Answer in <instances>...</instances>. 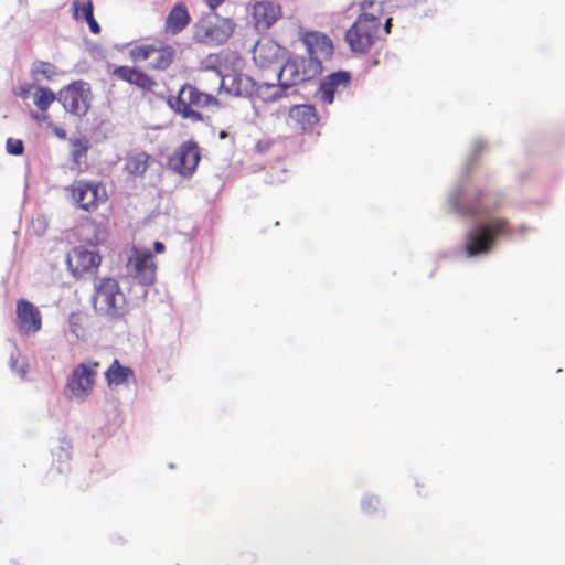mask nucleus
Listing matches in <instances>:
<instances>
[{
	"mask_svg": "<svg viewBox=\"0 0 565 565\" xmlns=\"http://www.w3.org/2000/svg\"><path fill=\"white\" fill-rule=\"evenodd\" d=\"M90 302L96 315L109 320L122 319L128 313L126 296L118 280L111 277L94 280Z\"/></svg>",
	"mask_w": 565,
	"mask_h": 565,
	"instance_id": "1",
	"label": "nucleus"
},
{
	"mask_svg": "<svg viewBox=\"0 0 565 565\" xmlns=\"http://www.w3.org/2000/svg\"><path fill=\"white\" fill-rule=\"evenodd\" d=\"M511 233L510 223L507 218L495 217L478 225L467 235L466 253L468 256L488 254L500 236Z\"/></svg>",
	"mask_w": 565,
	"mask_h": 565,
	"instance_id": "2",
	"label": "nucleus"
},
{
	"mask_svg": "<svg viewBox=\"0 0 565 565\" xmlns=\"http://www.w3.org/2000/svg\"><path fill=\"white\" fill-rule=\"evenodd\" d=\"M220 106L221 103L215 96L201 92L191 84H184L180 88L174 104H171L175 113L193 122L203 121L200 109L207 107L218 108Z\"/></svg>",
	"mask_w": 565,
	"mask_h": 565,
	"instance_id": "3",
	"label": "nucleus"
},
{
	"mask_svg": "<svg viewBox=\"0 0 565 565\" xmlns=\"http://www.w3.org/2000/svg\"><path fill=\"white\" fill-rule=\"evenodd\" d=\"M98 361L87 360L77 364L66 380L65 391L70 398L84 402L92 394L96 383Z\"/></svg>",
	"mask_w": 565,
	"mask_h": 565,
	"instance_id": "4",
	"label": "nucleus"
},
{
	"mask_svg": "<svg viewBox=\"0 0 565 565\" xmlns=\"http://www.w3.org/2000/svg\"><path fill=\"white\" fill-rule=\"evenodd\" d=\"M321 71V63L315 58L292 56L280 66L278 77L282 86L289 87L312 79Z\"/></svg>",
	"mask_w": 565,
	"mask_h": 565,
	"instance_id": "5",
	"label": "nucleus"
},
{
	"mask_svg": "<svg viewBox=\"0 0 565 565\" xmlns=\"http://www.w3.org/2000/svg\"><path fill=\"white\" fill-rule=\"evenodd\" d=\"M67 190L72 202L86 212H95L99 203L107 200L106 190L99 182L76 180Z\"/></svg>",
	"mask_w": 565,
	"mask_h": 565,
	"instance_id": "6",
	"label": "nucleus"
},
{
	"mask_svg": "<svg viewBox=\"0 0 565 565\" xmlns=\"http://www.w3.org/2000/svg\"><path fill=\"white\" fill-rule=\"evenodd\" d=\"M232 30L226 20L210 14L201 18L194 25L193 38L205 45H221L231 36Z\"/></svg>",
	"mask_w": 565,
	"mask_h": 565,
	"instance_id": "7",
	"label": "nucleus"
},
{
	"mask_svg": "<svg viewBox=\"0 0 565 565\" xmlns=\"http://www.w3.org/2000/svg\"><path fill=\"white\" fill-rule=\"evenodd\" d=\"M381 28L366 19H356L345 33L351 51L366 53L380 40Z\"/></svg>",
	"mask_w": 565,
	"mask_h": 565,
	"instance_id": "8",
	"label": "nucleus"
},
{
	"mask_svg": "<svg viewBox=\"0 0 565 565\" xmlns=\"http://www.w3.org/2000/svg\"><path fill=\"white\" fill-rule=\"evenodd\" d=\"M90 96L89 85L75 81L58 92L57 99L67 113L84 116L89 109Z\"/></svg>",
	"mask_w": 565,
	"mask_h": 565,
	"instance_id": "9",
	"label": "nucleus"
},
{
	"mask_svg": "<svg viewBox=\"0 0 565 565\" xmlns=\"http://www.w3.org/2000/svg\"><path fill=\"white\" fill-rule=\"evenodd\" d=\"M128 274L143 286H150L156 280L157 265L152 253L148 249L132 247L127 262Z\"/></svg>",
	"mask_w": 565,
	"mask_h": 565,
	"instance_id": "10",
	"label": "nucleus"
},
{
	"mask_svg": "<svg viewBox=\"0 0 565 565\" xmlns=\"http://www.w3.org/2000/svg\"><path fill=\"white\" fill-rule=\"evenodd\" d=\"M200 160L199 145L194 140H188L181 143L169 158V166L178 174L190 178L196 171Z\"/></svg>",
	"mask_w": 565,
	"mask_h": 565,
	"instance_id": "11",
	"label": "nucleus"
},
{
	"mask_svg": "<svg viewBox=\"0 0 565 565\" xmlns=\"http://www.w3.org/2000/svg\"><path fill=\"white\" fill-rule=\"evenodd\" d=\"M102 263L100 255L83 246L73 248L66 258L72 275L79 279L87 274H96Z\"/></svg>",
	"mask_w": 565,
	"mask_h": 565,
	"instance_id": "12",
	"label": "nucleus"
},
{
	"mask_svg": "<svg viewBox=\"0 0 565 565\" xmlns=\"http://www.w3.org/2000/svg\"><path fill=\"white\" fill-rule=\"evenodd\" d=\"M15 328L21 335L34 334L42 328V315L31 301L20 298L15 308Z\"/></svg>",
	"mask_w": 565,
	"mask_h": 565,
	"instance_id": "13",
	"label": "nucleus"
},
{
	"mask_svg": "<svg viewBox=\"0 0 565 565\" xmlns=\"http://www.w3.org/2000/svg\"><path fill=\"white\" fill-rule=\"evenodd\" d=\"M351 73L338 71L327 75L319 85V98L326 104H332L335 96H341L350 90Z\"/></svg>",
	"mask_w": 565,
	"mask_h": 565,
	"instance_id": "14",
	"label": "nucleus"
},
{
	"mask_svg": "<svg viewBox=\"0 0 565 565\" xmlns=\"http://www.w3.org/2000/svg\"><path fill=\"white\" fill-rule=\"evenodd\" d=\"M301 41L307 50L308 58H315L321 63V60L330 58L333 53L332 41L319 31L302 32Z\"/></svg>",
	"mask_w": 565,
	"mask_h": 565,
	"instance_id": "15",
	"label": "nucleus"
},
{
	"mask_svg": "<svg viewBox=\"0 0 565 565\" xmlns=\"http://www.w3.org/2000/svg\"><path fill=\"white\" fill-rule=\"evenodd\" d=\"M253 20L258 31L269 30L282 17L281 6L273 1H257L253 6Z\"/></svg>",
	"mask_w": 565,
	"mask_h": 565,
	"instance_id": "16",
	"label": "nucleus"
},
{
	"mask_svg": "<svg viewBox=\"0 0 565 565\" xmlns=\"http://www.w3.org/2000/svg\"><path fill=\"white\" fill-rule=\"evenodd\" d=\"M319 124L316 108L311 105L300 104L292 106L288 111V125L302 132H311Z\"/></svg>",
	"mask_w": 565,
	"mask_h": 565,
	"instance_id": "17",
	"label": "nucleus"
},
{
	"mask_svg": "<svg viewBox=\"0 0 565 565\" xmlns=\"http://www.w3.org/2000/svg\"><path fill=\"white\" fill-rule=\"evenodd\" d=\"M113 75L118 79L137 86L145 94L154 93V89L158 87V83L153 77L135 67L117 66L114 68Z\"/></svg>",
	"mask_w": 565,
	"mask_h": 565,
	"instance_id": "18",
	"label": "nucleus"
},
{
	"mask_svg": "<svg viewBox=\"0 0 565 565\" xmlns=\"http://www.w3.org/2000/svg\"><path fill=\"white\" fill-rule=\"evenodd\" d=\"M282 56V47L273 40L257 42L253 52V58L260 67L279 64Z\"/></svg>",
	"mask_w": 565,
	"mask_h": 565,
	"instance_id": "19",
	"label": "nucleus"
},
{
	"mask_svg": "<svg viewBox=\"0 0 565 565\" xmlns=\"http://www.w3.org/2000/svg\"><path fill=\"white\" fill-rule=\"evenodd\" d=\"M191 22V15L184 2H178L168 13L164 21V33L177 35L181 33Z\"/></svg>",
	"mask_w": 565,
	"mask_h": 565,
	"instance_id": "20",
	"label": "nucleus"
},
{
	"mask_svg": "<svg viewBox=\"0 0 565 565\" xmlns=\"http://www.w3.org/2000/svg\"><path fill=\"white\" fill-rule=\"evenodd\" d=\"M105 381L109 387L128 385L136 382L135 373L131 367L122 365L115 359L104 373Z\"/></svg>",
	"mask_w": 565,
	"mask_h": 565,
	"instance_id": "21",
	"label": "nucleus"
},
{
	"mask_svg": "<svg viewBox=\"0 0 565 565\" xmlns=\"http://www.w3.org/2000/svg\"><path fill=\"white\" fill-rule=\"evenodd\" d=\"M487 193L483 190H478L473 195L467 200V202L463 204L465 213L477 217L481 215H486L491 213L497 209V206L489 205L486 202Z\"/></svg>",
	"mask_w": 565,
	"mask_h": 565,
	"instance_id": "22",
	"label": "nucleus"
},
{
	"mask_svg": "<svg viewBox=\"0 0 565 565\" xmlns=\"http://www.w3.org/2000/svg\"><path fill=\"white\" fill-rule=\"evenodd\" d=\"M150 156L146 152H138L128 156L125 162V171L132 177H142L148 169Z\"/></svg>",
	"mask_w": 565,
	"mask_h": 565,
	"instance_id": "23",
	"label": "nucleus"
},
{
	"mask_svg": "<svg viewBox=\"0 0 565 565\" xmlns=\"http://www.w3.org/2000/svg\"><path fill=\"white\" fill-rule=\"evenodd\" d=\"M361 13L356 19H366L381 28V17L383 15V1L364 0L360 3Z\"/></svg>",
	"mask_w": 565,
	"mask_h": 565,
	"instance_id": "24",
	"label": "nucleus"
},
{
	"mask_svg": "<svg viewBox=\"0 0 565 565\" xmlns=\"http://www.w3.org/2000/svg\"><path fill=\"white\" fill-rule=\"evenodd\" d=\"M214 79L218 89H222L226 85V82L231 81V87L227 88L228 92H233L237 96H242L247 93V89L242 88L244 83L247 84L249 82V77L247 76H243L241 74L222 76L220 72H216L214 74Z\"/></svg>",
	"mask_w": 565,
	"mask_h": 565,
	"instance_id": "25",
	"label": "nucleus"
},
{
	"mask_svg": "<svg viewBox=\"0 0 565 565\" xmlns=\"http://www.w3.org/2000/svg\"><path fill=\"white\" fill-rule=\"evenodd\" d=\"M153 54L156 55V58L151 63V68L164 71L173 63L175 57V50L171 45H161L156 47Z\"/></svg>",
	"mask_w": 565,
	"mask_h": 565,
	"instance_id": "26",
	"label": "nucleus"
},
{
	"mask_svg": "<svg viewBox=\"0 0 565 565\" xmlns=\"http://www.w3.org/2000/svg\"><path fill=\"white\" fill-rule=\"evenodd\" d=\"M56 99V95L52 89L45 86H39L34 94L33 100L35 106L43 113H45L50 105Z\"/></svg>",
	"mask_w": 565,
	"mask_h": 565,
	"instance_id": "27",
	"label": "nucleus"
},
{
	"mask_svg": "<svg viewBox=\"0 0 565 565\" xmlns=\"http://www.w3.org/2000/svg\"><path fill=\"white\" fill-rule=\"evenodd\" d=\"M71 443L68 440H62L58 451L54 452L58 461V466L56 467L57 472L63 473L70 470L68 461L71 459Z\"/></svg>",
	"mask_w": 565,
	"mask_h": 565,
	"instance_id": "28",
	"label": "nucleus"
},
{
	"mask_svg": "<svg viewBox=\"0 0 565 565\" xmlns=\"http://www.w3.org/2000/svg\"><path fill=\"white\" fill-rule=\"evenodd\" d=\"M156 51L152 44L136 45L129 51V57L134 63L145 62L150 58Z\"/></svg>",
	"mask_w": 565,
	"mask_h": 565,
	"instance_id": "29",
	"label": "nucleus"
},
{
	"mask_svg": "<svg viewBox=\"0 0 565 565\" xmlns=\"http://www.w3.org/2000/svg\"><path fill=\"white\" fill-rule=\"evenodd\" d=\"M72 146V160L74 163L79 164L86 157L89 149V142L86 138H77L71 142Z\"/></svg>",
	"mask_w": 565,
	"mask_h": 565,
	"instance_id": "30",
	"label": "nucleus"
},
{
	"mask_svg": "<svg viewBox=\"0 0 565 565\" xmlns=\"http://www.w3.org/2000/svg\"><path fill=\"white\" fill-rule=\"evenodd\" d=\"M85 322L86 318L82 313H71L68 317L70 330L77 339L85 337Z\"/></svg>",
	"mask_w": 565,
	"mask_h": 565,
	"instance_id": "31",
	"label": "nucleus"
},
{
	"mask_svg": "<svg viewBox=\"0 0 565 565\" xmlns=\"http://www.w3.org/2000/svg\"><path fill=\"white\" fill-rule=\"evenodd\" d=\"M32 72L35 75H40L45 79H52L56 74V67L50 62L36 61L33 64Z\"/></svg>",
	"mask_w": 565,
	"mask_h": 565,
	"instance_id": "32",
	"label": "nucleus"
},
{
	"mask_svg": "<svg viewBox=\"0 0 565 565\" xmlns=\"http://www.w3.org/2000/svg\"><path fill=\"white\" fill-rule=\"evenodd\" d=\"M257 95L265 102L275 100L280 96V88L274 84L259 85Z\"/></svg>",
	"mask_w": 565,
	"mask_h": 565,
	"instance_id": "33",
	"label": "nucleus"
},
{
	"mask_svg": "<svg viewBox=\"0 0 565 565\" xmlns=\"http://www.w3.org/2000/svg\"><path fill=\"white\" fill-rule=\"evenodd\" d=\"M87 6H89L90 11L93 12L94 7H93L92 0H87V1L75 0L72 3L73 18L75 20H79V19L85 20L87 18V13H86Z\"/></svg>",
	"mask_w": 565,
	"mask_h": 565,
	"instance_id": "34",
	"label": "nucleus"
},
{
	"mask_svg": "<svg viewBox=\"0 0 565 565\" xmlns=\"http://www.w3.org/2000/svg\"><path fill=\"white\" fill-rule=\"evenodd\" d=\"M6 148L8 153L13 156H21L24 151V145L22 140L14 138H8L6 142Z\"/></svg>",
	"mask_w": 565,
	"mask_h": 565,
	"instance_id": "35",
	"label": "nucleus"
},
{
	"mask_svg": "<svg viewBox=\"0 0 565 565\" xmlns=\"http://www.w3.org/2000/svg\"><path fill=\"white\" fill-rule=\"evenodd\" d=\"M86 11H87L86 12L87 13V18L85 19V21L87 22L90 32L94 33V34H99L100 33V26L97 23V21L95 20L94 14H93V12L89 9V6H87Z\"/></svg>",
	"mask_w": 565,
	"mask_h": 565,
	"instance_id": "36",
	"label": "nucleus"
},
{
	"mask_svg": "<svg viewBox=\"0 0 565 565\" xmlns=\"http://www.w3.org/2000/svg\"><path fill=\"white\" fill-rule=\"evenodd\" d=\"M31 117L38 122H43V121L47 120V118H49L47 115L38 114V113H31Z\"/></svg>",
	"mask_w": 565,
	"mask_h": 565,
	"instance_id": "37",
	"label": "nucleus"
},
{
	"mask_svg": "<svg viewBox=\"0 0 565 565\" xmlns=\"http://www.w3.org/2000/svg\"><path fill=\"white\" fill-rule=\"evenodd\" d=\"M206 4L211 10H215L218 6H221L224 0H205Z\"/></svg>",
	"mask_w": 565,
	"mask_h": 565,
	"instance_id": "38",
	"label": "nucleus"
},
{
	"mask_svg": "<svg viewBox=\"0 0 565 565\" xmlns=\"http://www.w3.org/2000/svg\"><path fill=\"white\" fill-rule=\"evenodd\" d=\"M153 249H154V252H156V253H163V252H164V249H166V247H164V244H163V243H161V242L157 241V242H154V244H153Z\"/></svg>",
	"mask_w": 565,
	"mask_h": 565,
	"instance_id": "39",
	"label": "nucleus"
},
{
	"mask_svg": "<svg viewBox=\"0 0 565 565\" xmlns=\"http://www.w3.org/2000/svg\"><path fill=\"white\" fill-rule=\"evenodd\" d=\"M391 28H392V18H387L384 23L385 34H388L391 32Z\"/></svg>",
	"mask_w": 565,
	"mask_h": 565,
	"instance_id": "40",
	"label": "nucleus"
},
{
	"mask_svg": "<svg viewBox=\"0 0 565 565\" xmlns=\"http://www.w3.org/2000/svg\"><path fill=\"white\" fill-rule=\"evenodd\" d=\"M29 94V89L21 88L20 92L17 93V95L21 98H26Z\"/></svg>",
	"mask_w": 565,
	"mask_h": 565,
	"instance_id": "41",
	"label": "nucleus"
},
{
	"mask_svg": "<svg viewBox=\"0 0 565 565\" xmlns=\"http://www.w3.org/2000/svg\"><path fill=\"white\" fill-rule=\"evenodd\" d=\"M55 135H56L58 138H62V139H64V138L66 137L65 131H64L63 129H58V128H56V129H55Z\"/></svg>",
	"mask_w": 565,
	"mask_h": 565,
	"instance_id": "42",
	"label": "nucleus"
},
{
	"mask_svg": "<svg viewBox=\"0 0 565 565\" xmlns=\"http://www.w3.org/2000/svg\"><path fill=\"white\" fill-rule=\"evenodd\" d=\"M372 503H373V500H372V499H367V500H365V501L363 502V508H364L365 510H369V509L371 508Z\"/></svg>",
	"mask_w": 565,
	"mask_h": 565,
	"instance_id": "43",
	"label": "nucleus"
},
{
	"mask_svg": "<svg viewBox=\"0 0 565 565\" xmlns=\"http://www.w3.org/2000/svg\"><path fill=\"white\" fill-rule=\"evenodd\" d=\"M18 373H19L22 377H24V376L26 375V370L22 366V367H20V369L18 370Z\"/></svg>",
	"mask_w": 565,
	"mask_h": 565,
	"instance_id": "44",
	"label": "nucleus"
},
{
	"mask_svg": "<svg viewBox=\"0 0 565 565\" xmlns=\"http://www.w3.org/2000/svg\"><path fill=\"white\" fill-rule=\"evenodd\" d=\"M221 138H224L226 136V134L224 131L221 132Z\"/></svg>",
	"mask_w": 565,
	"mask_h": 565,
	"instance_id": "45",
	"label": "nucleus"
}]
</instances>
